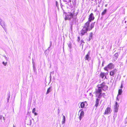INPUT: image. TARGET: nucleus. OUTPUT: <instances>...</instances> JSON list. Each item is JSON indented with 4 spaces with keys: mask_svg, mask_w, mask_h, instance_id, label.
<instances>
[{
    "mask_svg": "<svg viewBox=\"0 0 127 127\" xmlns=\"http://www.w3.org/2000/svg\"><path fill=\"white\" fill-rule=\"evenodd\" d=\"M116 69L113 70L110 72V74L111 76H113L114 74Z\"/></svg>",
    "mask_w": 127,
    "mask_h": 127,
    "instance_id": "12",
    "label": "nucleus"
},
{
    "mask_svg": "<svg viewBox=\"0 0 127 127\" xmlns=\"http://www.w3.org/2000/svg\"><path fill=\"white\" fill-rule=\"evenodd\" d=\"M117 100L118 101H119V99L117 97Z\"/></svg>",
    "mask_w": 127,
    "mask_h": 127,
    "instance_id": "28",
    "label": "nucleus"
},
{
    "mask_svg": "<svg viewBox=\"0 0 127 127\" xmlns=\"http://www.w3.org/2000/svg\"><path fill=\"white\" fill-rule=\"evenodd\" d=\"M90 22H87L84 24V26L88 31L91 30L94 27L95 22L92 23L90 24Z\"/></svg>",
    "mask_w": 127,
    "mask_h": 127,
    "instance_id": "3",
    "label": "nucleus"
},
{
    "mask_svg": "<svg viewBox=\"0 0 127 127\" xmlns=\"http://www.w3.org/2000/svg\"><path fill=\"white\" fill-rule=\"evenodd\" d=\"M95 19V17L94 16V14L92 13H91L89 15L88 21L91 22L93 21Z\"/></svg>",
    "mask_w": 127,
    "mask_h": 127,
    "instance_id": "5",
    "label": "nucleus"
},
{
    "mask_svg": "<svg viewBox=\"0 0 127 127\" xmlns=\"http://www.w3.org/2000/svg\"><path fill=\"white\" fill-rule=\"evenodd\" d=\"M108 68V67H107V66L105 67L104 68V69L105 70H106V71H108V70L107 69V68Z\"/></svg>",
    "mask_w": 127,
    "mask_h": 127,
    "instance_id": "23",
    "label": "nucleus"
},
{
    "mask_svg": "<svg viewBox=\"0 0 127 127\" xmlns=\"http://www.w3.org/2000/svg\"><path fill=\"white\" fill-rule=\"evenodd\" d=\"M65 16L64 19L65 20H70L71 18H73V17L76 15V14L75 13V11L72 9L71 11L68 13H64Z\"/></svg>",
    "mask_w": 127,
    "mask_h": 127,
    "instance_id": "2",
    "label": "nucleus"
},
{
    "mask_svg": "<svg viewBox=\"0 0 127 127\" xmlns=\"http://www.w3.org/2000/svg\"><path fill=\"white\" fill-rule=\"evenodd\" d=\"M63 119L62 121V123L63 124H64L65 123V116H63Z\"/></svg>",
    "mask_w": 127,
    "mask_h": 127,
    "instance_id": "18",
    "label": "nucleus"
},
{
    "mask_svg": "<svg viewBox=\"0 0 127 127\" xmlns=\"http://www.w3.org/2000/svg\"><path fill=\"white\" fill-rule=\"evenodd\" d=\"M78 39H77V41L78 42H79L80 40V38L79 36H78Z\"/></svg>",
    "mask_w": 127,
    "mask_h": 127,
    "instance_id": "25",
    "label": "nucleus"
},
{
    "mask_svg": "<svg viewBox=\"0 0 127 127\" xmlns=\"http://www.w3.org/2000/svg\"><path fill=\"white\" fill-rule=\"evenodd\" d=\"M2 64L5 66H6L7 64V62H2Z\"/></svg>",
    "mask_w": 127,
    "mask_h": 127,
    "instance_id": "24",
    "label": "nucleus"
},
{
    "mask_svg": "<svg viewBox=\"0 0 127 127\" xmlns=\"http://www.w3.org/2000/svg\"><path fill=\"white\" fill-rule=\"evenodd\" d=\"M84 113L83 111H81L80 113V115L79 116V118L80 119V121L81 119L84 116Z\"/></svg>",
    "mask_w": 127,
    "mask_h": 127,
    "instance_id": "9",
    "label": "nucleus"
},
{
    "mask_svg": "<svg viewBox=\"0 0 127 127\" xmlns=\"http://www.w3.org/2000/svg\"><path fill=\"white\" fill-rule=\"evenodd\" d=\"M93 34L92 32H91L90 33V35L89 36V38L90 39H91L92 38L93 36Z\"/></svg>",
    "mask_w": 127,
    "mask_h": 127,
    "instance_id": "19",
    "label": "nucleus"
},
{
    "mask_svg": "<svg viewBox=\"0 0 127 127\" xmlns=\"http://www.w3.org/2000/svg\"><path fill=\"white\" fill-rule=\"evenodd\" d=\"M88 31L84 26L83 28L80 31V34L81 36L83 35L86 33L87 31Z\"/></svg>",
    "mask_w": 127,
    "mask_h": 127,
    "instance_id": "4",
    "label": "nucleus"
},
{
    "mask_svg": "<svg viewBox=\"0 0 127 127\" xmlns=\"http://www.w3.org/2000/svg\"><path fill=\"white\" fill-rule=\"evenodd\" d=\"M51 88L50 87H49L47 89V91L46 93V94H48L51 91Z\"/></svg>",
    "mask_w": 127,
    "mask_h": 127,
    "instance_id": "16",
    "label": "nucleus"
},
{
    "mask_svg": "<svg viewBox=\"0 0 127 127\" xmlns=\"http://www.w3.org/2000/svg\"><path fill=\"white\" fill-rule=\"evenodd\" d=\"M92 1H93V0H91Z\"/></svg>",
    "mask_w": 127,
    "mask_h": 127,
    "instance_id": "30",
    "label": "nucleus"
},
{
    "mask_svg": "<svg viewBox=\"0 0 127 127\" xmlns=\"http://www.w3.org/2000/svg\"><path fill=\"white\" fill-rule=\"evenodd\" d=\"M35 108H34L33 109L32 111V113L34 114L35 116L37 114V113L35 112Z\"/></svg>",
    "mask_w": 127,
    "mask_h": 127,
    "instance_id": "15",
    "label": "nucleus"
},
{
    "mask_svg": "<svg viewBox=\"0 0 127 127\" xmlns=\"http://www.w3.org/2000/svg\"><path fill=\"white\" fill-rule=\"evenodd\" d=\"M81 44H82V43H85L84 42V41L83 40H82L81 41Z\"/></svg>",
    "mask_w": 127,
    "mask_h": 127,
    "instance_id": "26",
    "label": "nucleus"
},
{
    "mask_svg": "<svg viewBox=\"0 0 127 127\" xmlns=\"http://www.w3.org/2000/svg\"><path fill=\"white\" fill-rule=\"evenodd\" d=\"M118 56L116 55V54H115L114 55V57H113V60L114 61H115L116 60Z\"/></svg>",
    "mask_w": 127,
    "mask_h": 127,
    "instance_id": "17",
    "label": "nucleus"
},
{
    "mask_svg": "<svg viewBox=\"0 0 127 127\" xmlns=\"http://www.w3.org/2000/svg\"><path fill=\"white\" fill-rule=\"evenodd\" d=\"M100 86L97 87V89H95V96L98 98H101L102 95L105 96V93H102V90L105 91L108 88V87L106 85L105 82H102L99 85Z\"/></svg>",
    "mask_w": 127,
    "mask_h": 127,
    "instance_id": "1",
    "label": "nucleus"
},
{
    "mask_svg": "<svg viewBox=\"0 0 127 127\" xmlns=\"http://www.w3.org/2000/svg\"><path fill=\"white\" fill-rule=\"evenodd\" d=\"M107 11V9H105L101 13V15H105Z\"/></svg>",
    "mask_w": 127,
    "mask_h": 127,
    "instance_id": "14",
    "label": "nucleus"
},
{
    "mask_svg": "<svg viewBox=\"0 0 127 127\" xmlns=\"http://www.w3.org/2000/svg\"><path fill=\"white\" fill-rule=\"evenodd\" d=\"M89 55L88 54L86 55L85 56V58L86 60H88L89 58Z\"/></svg>",
    "mask_w": 127,
    "mask_h": 127,
    "instance_id": "20",
    "label": "nucleus"
},
{
    "mask_svg": "<svg viewBox=\"0 0 127 127\" xmlns=\"http://www.w3.org/2000/svg\"><path fill=\"white\" fill-rule=\"evenodd\" d=\"M86 102V101H85L84 102H82L80 104V107L81 108H84L85 106V104L84 102Z\"/></svg>",
    "mask_w": 127,
    "mask_h": 127,
    "instance_id": "13",
    "label": "nucleus"
},
{
    "mask_svg": "<svg viewBox=\"0 0 127 127\" xmlns=\"http://www.w3.org/2000/svg\"><path fill=\"white\" fill-rule=\"evenodd\" d=\"M122 90L121 89H119L118 90V94L120 95L122 94Z\"/></svg>",
    "mask_w": 127,
    "mask_h": 127,
    "instance_id": "21",
    "label": "nucleus"
},
{
    "mask_svg": "<svg viewBox=\"0 0 127 127\" xmlns=\"http://www.w3.org/2000/svg\"><path fill=\"white\" fill-rule=\"evenodd\" d=\"M95 0L94 1L96 4H97L99 2V0Z\"/></svg>",
    "mask_w": 127,
    "mask_h": 127,
    "instance_id": "22",
    "label": "nucleus"
},
{
    "mask_svg": "<svg viewBox=\"0 0 127 127\" xmlns=\"http://www.w3.org/2000/svg\"><path fill=\"white\" fill-rule=\"evenodd\" d=\"M123 84H122V83L121 84V88H123Z\"/></svg>",
    "mask_w": 127,
    "mask_h": 127,
    "instance_id": "27",
    "label": "nucleus"
},
{
    "mask_svg": "<svg viewBox=\"0 0 127 127\" xmlns=\"http://www.w3.org/2000/svg\"><path fill=\"white\" fill-rule=\"evenodd\" d=\"M100 77L102 79H103L104 76L105 78H106V76L105 75V73L104 72H101L100 74Z\"/></svg>",
    "mask_w": 127,
    "mask_h": 127,
    "instance_id": "10",
    "label": "nucleus"
},
{
    "mask_svg": "<svg viewBox=\"0 0 127 127\" xmlns=\"http://www.w3.org/2000/svg\"><path fill=\"white\" fill-rule=\"evenodd\" d=\"M98 98H99L97 97V98H96L95 100V106L96 107H97L98 105L99 102V99H98Z\"/></svg>",
    "mask_w": 127,
    "mask_h": 127,
    "instance_id": "11",
    "label": "nucleus"
},
{
    "mask_svg": "<svg viewBox=\"0 0 127 127\" xmlns=\"http://www.w3.org/2000/svg\"><path fill=\"white\" fill-rule=\"evenodd\" d=\"M111 108L109 107H107L105 109L104 113V115L108 114L111 113Z\"/></svg>",
    "mask_w": 127,
    "mask_h": 127,
    "instance_id": "6",
    "label": "nucleus"
},
{
    "mask_svg": "<svg viewBox=\"0 0 127 127\" xmlns=\"http://www.w3.org/2000/svg\"><path fill=\"white\" fill-rule=\"evenodd\" d=\"M107 4H106L105 5V7H106L107 6Z\"/></svg>",
    "mask_w": 127,
    "mask_h": 127,
    "instance_id": "29",
    "label": "nucleus"
},
{
    "mask_svg": "<svg viewBox=\"0 0 127 127\" xmlns=\"http://www.w3.org/2000/svg\"><path fill=\"white\" fill-rule=\"evenodd\" d=\"M13 127H14V126H13Z\"/></svg>",
    "mask_w": 127,
    "mask_h": 127,
    "instance_id": "31",
    "label": "nucleus"
},
{
    "mask_svg": "<svg viewBox=\"0 0 127 127\" xmlns=\"http://www.w3.org/2000/svg\"><path fill=\"white\" fill-rule=\"evenodd\" d=\"M107 66V67H108V68L110 69H112L114 68L113 65L112 63H109Z\"/></svg>",
    "mask_w": 127,
    "mask_h": 127,
    "instance_id": "8",
    "label": "nucleus"
},
{
    "mask_svg": "<svg viewBox=\"0 0 127 127\" xmlns=\"http://www.w3.org/2000/svg\"><path fill=\"white\" fill-rule=\"evenodd\" d=\"M119 105L118 104L117 102V101L115 102V104L114 106V110L115 112H118Z\"/></svg>",
    "mask_w": 127,
    "mask_h": 127,
    "instance_id": "7",
    "label": "nucleus"
}]
</instances>
